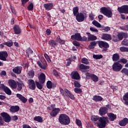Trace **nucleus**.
<instances>
[{
    "mask_svg": "<svg viewBox=\"0 0 128 128\" xmlns=\"http://www.w3.org/2000/svg\"><path fill=\"white\" fill-rule=\"evenodd\" d=\"M91 120L93 122H97V126L99 128H104L106 126V124L108 123V117H98L94 116L91 118Z\"/></svg>",
    "mask_w": 128,
    "mask_h": 128,
    "instance_id": "f257e3e1",
    "label": "nucleus"
},
{
    "mask_svg": "<svg viewBox=\"0 0 128 128\" xmlns=\"http://www.w3.org/2000/svg\"><path fill=\"white\" fill-rule=\"evenodd\" d=\"M58 122L64 126H68L70 122V117L66 114H61L58 118Z\"/></svg>",
    "mask_w": 128,
    "mask_h": 128,
    "instance_id": "f03ea898",
    "label": "nucleus"
},
{
    "mask_svg": "<svg viewBox=\"0 0 128 128\" xmlns=\"http://www.w3.org/2000/svg\"><path fill=\"white\" fill-rule=\"evenodd\" d=\"M60 92L62 94V96H68L71 100H74V94L65 88L64 90V89L62 88H60Z\"/></svg>",
    "mask_w": 128,
    "mask_h": 128,
    "instance_id": "7ed1b4c3",
    "label": "nucleus"
},
{
    "mask_svg": "<svg viewBox=\"0 0 128 128\" xmlns=\"http://www.w3.org/2000/svg\"><path fill=\"white\" fill-rule=\"evenodd\" d=\"M100 12L107 18H112V12L110 9L103 7L100 8Z\"/></svg>",
    "mask_w": 128,
    "mask_h": 128,
    "instance_id": "20e7f679",
    "label": "nucleus"
},
{
    "mask_svg": "<svg viewBox=\"0 0 128 128\" xmlns=\"http://www.w3.org/2000/svg\"><path fill=\"white\" fill-rule=\"evenodd\" d=\"M76 17L77 22H82L84 20V19L88 18V15L86 14V13L82 12L78 13Z\"/></svg>",
    "mask_w": 128,
    "mask_h": 128,
    "instance_id": "39448f33",
    "label": "nucleus"
},
{
    "mask_svg": "<svg viewBox=\"0 0 128 128\" xmlns=\"http://www.w3.org/2000/svg\"><path fill=\"white\" fill-rule=\"evenodd\" d=\"M112 68L114 72H120L122 68V65L120 62H114L112 66Z\"/></svg>",
    "mask_w": 128,
    "mask_h": 128,
    "instance_id": "423d86ee",
    "label": "nucleus"
},
{
    "mask_svg": "<svg viewBox=\"0 0 128 128\" xmlns=\"http://www.w3.org/2000/svg\"><path fill=\"white\" fill-rule=\"evenodd\" d=\"M118 10L120 14H128V6L124 5L118 8Z\"/></svg>",
    "mask_w": 128,
    "mask_h": 128,
    "instance_id": "0eeeda50",
    "label": "nucleus"
},
{
    "mask_svg": "<svg viewBox=\"0 0 128 128\" xmlns=\"http://www.w3.org/2000/svg\"><path fill=\"white\" fill-rule=\"evenodd\" d=\"M0 116H2V118H3L4 122H10V120H12V118L6 112H2L0 113Z\"/></svg>",
    "mask_w": 128,
    "mask_h": 128,
    "instance_id": "6e6552de",
    "label": "nucleus"
},
{
    "mask_svg": "<svg viewBox=\"0 0 128 128\" xmlns=\"http://www.w3.org/2000/svg\"><path fill=\"white\" fill-rule=\"evenodd\" d=\"M42 61L44 63V66L42 64V62H40V61L38 60L37 62V64L38 66L40 68H42V70H46V66L48 64H46V60H44V57L41 58Z\"/></svg>",
    "mask_w": 128,
    "mask_h": 128,
    "instance_id": "1a4fd4ad",
    "label": "nucleus"
},
{
    "mask_svg": "<svg viewBox=\"0 0 128 128\" xmlns=\"http://www.w3.org/2000/svg\"><path fill=\"white\" fill-rule=\"evenodd\" d=\"M8 56V54L6 51L0 52V60H1L6 62Z\"/></svg>",
    "mask_w": 128,
    "mask_h": 128,
    "instance_id": "9d476101",
    "label": "nucleus"
},
{
    "mask_svg": "<svg viewBox=\"0 0 128 128\" xmlns=\"http://www.w3.org/2000/svg\"><path fill=\"white\" fill-rule=\"evenodd\" d=\"M60 108H52V112H50V115L52 118H54V116H56L60 114Z\"/></svg>",
    "mask_w": 128,
    "mask_h": 128,
    "instance_id": "9b49d317",
    "label": "nucleus"
},
{
    "mask_svg": "<svg viewBox=\"0 0 128 128\" xmlns=\"http://www.w3.org/2000/svg\"><path fill=\"white\" fill-rule=\"evenodd\" d=\"M28 84L30 90H36V84L34 80L32 79L28 80Z\"/></svg>",
    "mask_w": 128,
    "mask_h": 128,
    "instance_id": "f8f14e48",
    "label": "nucleus"
},
{
    "mask_svg": "<svg viewBox=\"0 0 128 128\" xmlns=\"http://www.w3.org/2000/svg\"><path fill=\"white\" fill-rule=\"evenodd\" d=\"M22 67L20 66H17L13 68L12 72L16 74H22Z\"/></svg>",
    "mask_w": 128,
    "mask_h": 128,
    "instance_id": "ddd939ff",
    "label": "nucleus"
},
{
    "mask_svg": "<svg viewBox=\"0 0 128 128\" xmlns=\"http://www.w3.org/2000/svg\"><path fill=\"white\" fill-rule=\"evenodd\" d=\"M71 39L74 40H78V42H80L82 40V36H80V34L76 33L74 35H72L71 36Z\"/></svg>",
    "mask_w": 128,
    "mask_h": 128,
    "instance_id": "4468645a",
    "label": "nucleus"
},
{
    "mask_svg": "<svg viewBox=\"0 0 128 128\" xmlns=\"http://www.w3.org/2000/svg\"><path fill=\"white\" fill-rule=\"evenodd\" d=\"M10 86L13 90L16 88V86H18V84H16V82L14 81V80H10L8 82Z\"/></svg>",
    "mask_w": 128,
    "mask_h": 128,
    "instance_id": "2eb2a0df",
    "label": "nucleus"
},
{
    "mask_svg": "<svg viewBox=\"0 0 128 128\" xmlns=\"http://www.w3.org/2000/svg\"><path fill=\"white\" fill-rule=\"evenodd\" d=\"M108 114V108L102 106L99 110V114L101 116H104V114Z\"/></svg>",
    "mask_w": 128,
    "mask_h": 128,
    "instance_id": "dca6fc26",
    "label": "nucleus"
},
{
    "mask_svg": "<svg viewBox=\"0 0 128 128\" xmlns=\"http://www.w3.org/2000/svg\"><path fill=\"white\" fill-rule=\"evenodd\" d=\"M71 78L73 80H80V74L76 71H74L71 73Z\"/></svg>",
    "mask_w": 128,
    "mask_h": 128,
    "instance_id": "f3484780",
    "label": "nucleus"
},
{
    "mask_svg": "<svg viewBox=\"0 0 128 128\" xmlns=\"http://www.w3.org/2000/svg\"><path fill=\"white\" fill-rule=\"evenodd\" d=\"M16 96L24 104H26V102H28V99H26V98L24 96H22V95L21 94H16Z\"/></svg>",
    "mask_w": 128,
    "mask_h": 128,
    "instance_id": "a211bd4d",
    "label": "nucleus"
},
{
    "mask_svg": "<svg viewBox=\"0 0 128 128\" xmlns=\"http://www.w3.org/2000/svg\"><path fill=\"white\" fill-rule=\"evenodd\" d=\"M24 82L22 81L18 82L17 86L16 88L18 92H20V90H22V88H24Z\"/></svg>",
    "mask_w": 128,
    "mask_h": 128,
    "instance_id": "6ab92c4d",
    "label": "nucleus"
},
{
    "mask_svg": "<svg viewBox=\"0 0 128 128\" xmlns=\"http://www.w3.org/2000/svg\"><path fill=\"white\" fill-rule=\"evenodd\" d=\"M98 46L101 48H108V44L103 41H100L98 42Z\"/></svg>",
    "mask_w": 128,
    "mask_h": 128,
    "instance_id": "aec40b11",
    "label": "nucleus"
},
{
    "mask_svg": "<svg viewBox=\"0 0 128 128\" xmlns=\"http://www.w3.org/2000/svg\"><path fill=\"white\" fill-rule=\"evenodd\" d=\"M14 30L15 34H20V32H22V30H20V26L18 25L14 26Z\"/></svg>",
    "mask_w": 128,
    "mask_h": 128,
    "instance_id": "412c9836",
    "label": "nucleus"
},
{
    "mask_svg": "<svg viewBox=\"0 0 128 128\" xmlns=\"http://www.w3.org/2000/svg\"><path fill=\"white\" fill-rule=\"evenodd\" d=\"M128 124V118H124L122 120L119 122V124L120 126H126Z\"/></svg>",
    "mask_w": 128,
    "mask_h": 128,
    "instance_id": "4be33fe9",
    "label": "nucleus"
},
{
    "mask_svg": "<svg viewBox=\"0 0 128 128\" xmlns=\"http://www.w3.org/2000/svg\"><path fill=\"white\" fill-rule=\"evenodd\" d=\"M38 80L40 84H44V82H46V75L44 74H41L38 76Z\"/></svg>",
    "mask_w": 128,
    "mask_h": 128,
    "instance_id": "5701e85b",
    "label": "nucleus"
},
{
    "mask_svg": "<svg viewBox=\"0 0 128 128\" xmlns=\"http://www.w3.org/2000/svg\"><path fill=\"white\" fill-rule=\"evenodd\" d=\"M44 6L46 10H50L52 9L54 5L52 3H48L44 4Z\"/></svg>",
    "mask_w": 128,
    "mask_h": 128,
    "instance_id": "b1692460",
    "label": "nucleus"
},
{
    "mask_svg": "<svg viewBox=\"0 0 128 128\" xmlns=\"http://www.w3.org/2000/svg\"><path fill=\"white\" fill-rule=\"evenodd\" d=\"M80 68V70L82 72H86V70H88L90 68L89 66H86L84 64H80L79 66Z\"/></svg>",
    "mask_w": 128,
    "mask_h": 128,
    "instance_id": "393cba45",
    "label": "nucleus"
},
{
    "mask_svg": "<svg viewBox=\"0 0 128 128\" xmlns=\"http://www.w3.org/2000/svg\"><path fill=\"white\" fill-rule=\"evenodd\" d=\"M86 34L88 36V40H96V37L94 35L90 34V32H86Z\"/></svg>",
    "mask_w": 128,
    "mask_h": 128,
    "instance_id": "a878e982",
    "label": "nucleus"
},
{
    "mask_svg": "<svg viewBox=\"0 0 128 128\" xmlns=\"http://www.w3.org/2000/svg\"><path fill=\"white\" fill-rule=\"evenodd\" d=\"M107 114L111 122H114V120L116 118V116L114 115V114L112 113H108Z\"/></svg>",
    "mask_w": 128,
    "mask_h": 128,
    "instance_id": "bb28decb",
    "label": "nucleus"
},
{
    "mask_svg": "<svg viewBox=\"0 0 128 128\" xmlns=\"http://www.w3.org/2000/svg\"><path fill=\"white\" fill-rule=\"evenodd\" d=\"M20 110V107L18 106H12L10 108V111L12 112H18Z\"/></svg>",
    "mask_w": 128,
    "mask_h": 128,
    "instance_id": "cd10ccee",
    "label": "nucleus"
},
{
    "mask_svg": "<svg viewBox=\"0 0 128 128\" xmlns=\"http://www.w3.org/2000/svg\"><path fill=\"white\" fill-rule=\"evenodd\" d=\"M102 38L105 40H112V36L110 34H102Z\"/></svg>",
    "mask_w": 128,
    "mask_h": 128,
    "instance_id": "c85d7f7f",
    "label": "nucleus"
},
{
    "mask_svg": "<svg viewBox=\"0 0 128 128\" xmlns=\"http://www.w3.org/2000/svg\"><path fill=\"white\" fill-rule=\"evenodd\" d=\"M90 78L91 80H93V82H98V76L94 74H91V75H90Z\"/></svg>",
    "mask_w": 128,
    "mask_h": 128,
    "instance_id": "c756f323",
    "label": "nucleus"
},
{
    "mask_svg": "<svg viewBox=\"0 0 128 128\" xmlns=\"http://www.w3.org/2000/svg\"><path fill=\"white\" fill-rule=\"evenodd\" d=\"M92 100L94 102H102V98L100 96H94Z\"/></svg>",
    "mask_w": 128,
    "mask_h": 128,
    "instance_id": "7c9ffc66",
    "label": "nucleus"
},
{
    "mask_svg": "<svg viewBox=\"0 0 128 128\" xmlns=\"http://www.w3.org/2000/svg\"><path fill=\"white\" fill-rule=\"evenodd\" d=\"M48 44L52 48H56V46H58V43L56 42V41H55L54 40H50V41H49Z\"/></svg>",
    "mask_w": 128,
    "mask_h": 128,
    "instance_id": "2f4dec72",
    "label": "nucleus"
},
{
    "mask_svg": "<svg viewBox=\"0 0 128 128\" xmlns=\"http://www.w3.org/2000/svg\"><path fill=\"white\" fill-rule=\"evenodd\" d=\"M112 59L114 62H116V60H118L120 59V54L117 53L114 54L112 56Z\"/></svg>",
    "mask_w": 128,
    "mask_h": 128,
    "instance_id": "473e14b6",
    "label": "nucleus"
},
{
    "mask_svg": "<svg viewBox=\"0 0 128 128\" xmlns=\"http://www.w3.org/2000/svg\"><path fill=\"white\" fill-rule=\"evenodd\" d=\"M123 100H124L125 104L128 106V92L124 96Z\"/></svg>",
    "mask_w": 128,
    "mask_h": 128,
    "instance_id": "72a5a7b5",
    "label": "nucleus"
},
{
    "mask_svg": "<svg viewBox=\"0 0 128 128\" xmlns=\"http://www.w3.org/2000/svg\"><path fill=\"white\" fill-rule=\"evenodd\" d=\"M73 14L74 16H76L78 14V7L76 6L73 8Z\"/></svg>",
    "mask_w": 128,
    "mask_h": 128,
    "instance_id": "f704fd0d",
    "label": "nucleus"
},
{
    "mask_svg": "<svg viewBox=\"0 0 128 128\" xmlns=\"http://www.w3.org/2000/svg\"><path fill=\"white\" fill-rule=\"evenodd\" d=\"M34 76V70H30L28 72V78H32Z\"/></svg>",
    "mask_w": 128,
    "mask_h": 128,
    "instance_id": "c9c22d12",
    "label": "nucleus"
},
{
    "mask_svg": "<svg viewBox=\"0 0 128 128\" xmlns=\"http://www.w3.org/2000/svg\"><path fill=\"white\" fill-rule=\"evenodd\" d=\"M4 44H5V46H8L9 48H10L11 46H12L14 42L12 40H10L7 42H4Z\"/></svg>",
    "mask_w": 128,
    "mask_h": 128,
    "instance_id": "e433bc0d",
    "label": "nucleus"
},
{
    "mask_svg": "<svg viewBox=\"0 0 128 128\" xmlns=\"http://www.w3.org/2000/svg\"><path fill=\"white\" fill-rule=\"evenodd\" d=\"M34 120L36 122H42V118L40 116H35Z\"/></svg>",
    "mask_w": 128,
    "mask_h": 128,
    "instance_id": "4c0bfd02",
    "label": "nucleus"
},
{
    "mask_svg": "<svg viewBox=\"0 0 128 128\" xmlns=\"http://www.w3.org/2000/svg\"><path fill=\"white\" fill-rule=\"evenodd\" d=\"M92 24L94 26H96V28H100L102 26V25H100V24L98 21L94 20L92 22Z\"/></svg>",
    "mask_w": 128,
    "mask_h": 128,
    "instance_id": "58836bf2",
    "label": "nucleus"
},
{
    "mask_svg": "<svg viewBox=\"0 0 128 128\" xmlns=\"http://www.w3.org/2000/svg\"><path fill=\"white\" fill-rule=\"evenodd\" d=\"M96 46V41L92 42L89 45V48L91 49L94 48Z\"/></svg>",
    "mask_w": 128,
    "mask_h": 128,
    "instance_id": "ea45409f",
    "label": "nucleus"
},
{
    "mask_svg": "<svg viewBox=\"0 0 128 128\" xmlns=\"http://www.w3.org/2000/svg\"><path fill=\"white\" fill-rule=\"evenodd\" d=\"M4 92H6V94H8L9 96L12 94V90H10L8 87L4 88Z\"/></svg>",
    "mask_w": 128,
    "mask_h": 128,
    "instance_id": "a19ab883",
    "label": "nucleus"
},
{
    "mask_svg": "<svg viewBox=\"0 0 128 128\" xmlns=\"http://www.w3.org/2000/svg\"><path fill=\"white\" fill-rule=\"evenodd\" d=\"M120 50L122 52H128V47H124V46H122L120 48Z\"/></svg>",
    "mask_w": 128,
    "mask_h": 128,
    "instance_id": "79ce46f5",
    "label": "nucleus"
},
{
    "mask_svg": "<svg viewBox=\"0 0 128 128\" xmlns=\"http://www.w3.org/2000/svg\"><path fill=\"white\" fill-rule=\"evenodd\" d=\"M121 72L122 74L128 76V69L126 68H123L121 70Z\"/></svg>",
    "mask_w": 128,
    "mask_h": 128,
    "instance_id": "37998d69",
    "label": "nucleus"
},
{
    "mask_svg": "<svg viewBox=\"0 0 128 128\" xmlns=\"http://www.w3.org/2000/svg\"><path fill=\"white\" fill-rule=\"evenodd\" d=\"M82 64H89L90 62L86 58H82Z\"/></svg>",
    "mask_w": 128,
    "mask_h": 128,
    "instance_id": "c03bdc74",
    "label": "nucleus"
},
{
    "mask_svg": "<svg viewBox=\"0 0 128 128\" xmlns=\"http://www.w3.org/2000/svg\"><path fill=\"white\" fill-rule=\"evenodd\" d=\"M76 122L78 127H80V128H82V121H80V120L76 119Z\"/></svg>",
    "mask_w": 128,
    "mask_h": 128,
    "instance_id": "a18cd8bd",
    "label": "nucleus"
},
{
    "mask_svg": "<svg viewBox=\"0 0 128 128\" xmlns=\"http://www.w3.org/2000/svg\"><path fill=\"white\" fill-rule=\"evenodd\" d=\"M74 92H76V94H82V89L80 88H76L74 89Z\"/></svg>",
    "mask_w": 128,
    "mask_h": 128,
    "instance_id": "49530a36",
    "label": "nucleus"
},
{
    "mask_svg": "<svg viewBox=\"0 0 128 128\" xmlns=\"http://www.w3.org/2000/svg\"><path fill=\"white\" fill-rule=\"evenodd\" d=\"M122 46H128V39H124L122 43Z\"/></svg>",
    "mask_w": 128,
    "mask_h": 128,
    "instance_id": "de8ad7c7",
    "label": "nucleus"
},
{
    "mask_svg": "<svg viewBox=\"0 0 128 128\" xmlns=\"http://www.w3.org/2000/svg\"><path fill=\"white\" fill-rule=\"evenodd\" d=\"M93 58L95 60H100V58H102V55L94 54L93 55Z\"/></svg>",
    "mask_w": 128,
    "mask_h": 128,
    "instance_id": "09e8293b",
    "label": "nucleus"
},
{
    "mask_svg": "<svg viewBox=\"0 0 128 128\" xmlns=\"http://www.w3.org/2000/svg\"><path fill=\"white\" fill-rule=\"evenodd\" d=\"M56 42H59V44H64V40H60V36L56 38Z\"/></svg>",
    "mask_w": 128,
    "mask_h": 128,
    "instance_id": "8fccbe9b",
    "label": "nucleus"
},
{
    "mask_svg": "<svg viewBox=\"0 0 128 128\" xmlns=\"http://www.w3.org/2000/svg\"><path fill=\"white\" fill-rule=\"evenodd\" d=\"M118 62H122V64H126V62H128V60H126L124 58H122L120 59V60L118 61Z\"/></svg>",
    "mask_w": 128,
    "mask_h": 128,
    "instance_id": "3c124183",
    "label": "nucleus"
},
{
    "mask_svg": "<svg viewBox=\"0 0 128 128\" xmlns=\"http://www.w3.org/2000/svg\"><path fill=\"white\" fill-rule=\"evenodd\" d=\"M46 86L48 88H51L52 87V82L50 80H48V82H47L46 83Z\"/></svg>",
    "mask_w": 128,
    "mask_h": 128,
    "instance_id": "603ef678",
    "label": "nucleus"
},
{
    "mask_svg": "<svg viewBox=\"0 0 128 128\" xmlns=\"http://www.w3.org/2000/svg\"><path fill=\"white\" fill-rule=\"evenodd\" d=\"M26 52L27 54V56L28 57L30 54H32V49H30V48H28V49H27L26 50Z\"/></svg>",
    "mask_w": 128,
    "mask_h": 128,
    "instance_id": "864d4df0",
    "label": "nucleus"
},
{
    "mask_svg": "<svg viewBox=\"0 0 128 128\" xmlns=\"http://www.w3.org/2000/svg\"><path fill=\"white\" fill-rule=\"evenodd\" d=\"M36 86L39 90H42V85L38 82H36Z\"/></svg>",
    "mask_w": 128,
    "mask_h": 128,
    "instance_id": "5fc2aeb1",
    "label": "nucleus"
},
{
    "mask_svg": "<svg viewBox=\"0 0 128 128\" xmlns=\"http://www.w3.org/2000/svg\"><path fill=\"white\" fill-rule=\"evenodd\" d=\"M74 86L75 88H80V84L78 81L74 82Z\"/></svg>",
    "mask_w": 128,
    "mask_h": 128,
    "instance_id": "6e6d98bb",
    "label": "nucleus"
},
{
    "mask_svg": "<svg viewBox=\"0 0 128 128\" xmlns=\"http://www.w3.org/2000/svg\"><path fill=\"white\" fill-rule=\"evenodd\" d=\"M28 10H34V4H32V3L30 4L28 6Z\"/></svg>",
    "mask_w": 128,
    "mask_h": 128,
    "instance_id": "4d7b16f0",
    "label": "nucleus"
},
{
    "mask_svg": "<svg viewBox=\"0 0 128 128\" xmlns=\"http://www.w3.org/2000/svg\"><path fill=\"white\" fill-rule=\"evenodd\" d=\"M117 36H118V40H122V38H124L122 32L118 34L117 35Z\"/></svg>",
    "mask_w": 128,
    "mask_h": 128,
    "instance_id": "13d9d810",
    "label": "nucleus"
},
{
    "mask_svg": "<svg viewBox=\"0 0 128 128\" xmlns=\"http://www.w3.org/2000/svg\"><path fill=\"white\" fill-rule=\"evenodd\" d=\"M44 58H46V60L48 62H50V56H48V54H44Z\"/></svg>",
    "mask_w": 128,
    "mask_h": 128,
    "instance_id": "bf43d9fd",
    "label": "nucleus"
},
{
    "mask_svg": "<svg viewBox=\"0 0 128 128\" xmlns=\"http://www.w3.org/2000/svg\"><path fill=\"white\" fill-rule=\"evenodd\" d=\"M90 30L91 32H98V29L92 27L90 28Z\"/></svg>",
    "mask_w": 128,
    "mask_h": 128,
    "instance_id": "052dcab7",
    "label": "nucleus"
},
{
    "mask_svg": "<svg viewBox=\"0 0 128 128\" xmlns=\"http://www.w3.org/2000/svg\"><path fill=\"white\" fill-rule=\"evenodd\" d=\"M89 18L92 20H94V15L93 14H89Z\"/></svg>",
    "mask_w": 128,
    "mask_h": 128,
    "instance_id": "680f3d73",
    "label": "nucleus"
},
{
    "mask_svg": "<svg viewBox=\"0 0 128 128\" xmlns=\"http://www.w3.org/2000/svg\"><path fill=\"white\" fill-rule=\"evenodd\" d=\"M53 72L55 76H60V73H58V71L56 70H54Z\"/></svg>",
    "mask_w": 128,
    "mask_h": 128,
    "instance_id": "e2e57ef3",
    "label": "nucleus"
},
{
    "mask_svg": "<svg viewBox=\"0 0 128 128\" xmlns=\"http://www.w3.org/2000/svg\"><path fill=\"white\" fill-rule=\"evenodd\" d=\"M73 44L75 46H80V43L76 41H74L72 42Z\"/></svg>",
    "mask_w": 128,
    "mask_h": 128,
    "instance_id": "0e129e2a",
    "label": "nucleus"
},
{
    "mask_svg": "<svg viewBox=\"0 0 128 128\" xmlns=\"http://www.w3.org/2000/svg\"><path fill=\"white\" fill-rule=\"evenodd\" d=\"M4 121L2 118L0 116V126H4Z\"/></svg>",
    "mask_w": 128,
    "mask_h": 128,
    "instance_id": "69168bd1",
    "label": "nucleus"
},
{
    "mask_svg": "<svg viewBox=\"0 0 128 128\" xmlns=\"http://www.w3.org/2000/svg\"><path fill=\"white\" fill-rule=\"evenodd\" d=\"M28 0H21L23 6H24V4H26Z\"/></svg>",
    "mask_w": 128,
    "mask_h": 128,
    "instance_id": "338daca9",
    "label": "nucleus"
},
{
    "mask_svg": "<svg viewBox=\"0 0 128 128\" xmlns=\"http://www.w3.org/2000/svg\"><path fill=\"white\" fill-rule=\"evenodd\" d=\"M22 128H32V127H30V125L24 124L22 126Z\"/></svg>",
    "mask_w": 128,
    "mask_h": 128,
    "instance_id": "774afa93",
    "label": "nucleus"
}]
</instances>
